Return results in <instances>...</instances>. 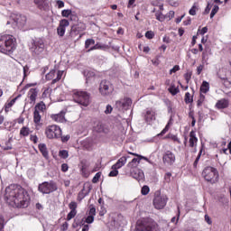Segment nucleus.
<instances>
[{
    "label": "nucleus",
    "mask_w": 231,
    "mask_h": 231,
    "mask_svg": "<svg viewBox=\"0 0 231 231\" xmlns=\"http://www.w3.org/2000/svg\"><path fill=\"white\" fill-rule=\"evenodd\" d=\"M6 203L16 208H28L30 207V193L19 184H11L5 188Z\"/></svg>",
    "instance_id": "1"
},
{
    "label": "nucleus",
    "mask_w": 231,
    "mask_h": 231,
    "mask_svg": "<svg viewBox=\"0 0 231 231\" xmlns=\"http://www.w3.org/2000/svg\"><path fill=\"white\" fill-rule=\"evenodd\" d=\"M17 50V40L14 35L4 34L0 36V53L4 55H14Z\"/></svg>",
    "instance_id": "2"
},
{
    "label": "nucleus",
    "mask_w": 231,
    "mask_h": 231,
    "mask_svg": "<svg viewBox=\"0 0 231 231\" xmlns=\"http://www.w3.org/2000/svg\"><path fill=\"white\" fill-rule=\"evenodd\" d=\"M201 176L204 178L205 181H207V183H210V185H215V183L219 181V171L212 166H207L204 168Z\"/></svg>",
    "instance_id": "3"
},
{
    "label": "nucleus",
    "mask_w": 231,
    "mask_h": 231,
    "mask_svg": "<svg viewBox=\"0 0 231 231\" xmlns=\"http://www.w3.org/2000/svg\"><path fill=\"white\" fill-rule=\"evenodd\" d=\"M137 231H156L158 230V223L151 217H145L137 221Z\"/></svg>",
    "instance_id": "4"
},
{
    "label": "nucleus",
    "mask_w": 231,
    "mask_h": 231,
    "mask_svg": "<svg viewBox=\"0 0 231 231\" xmlns=\"http://www.w3.org/2000/svg\"><path fill=\"white\" fill-rule=\"evenodd\" d=\"M30 51L32 57H35L39 60H41V59H44V57H46L44 42H42V40L33 42L30 47Z\"/></svg>",
    "instance_id": "5"
},
{
    "label": "nucleus",
    "mask_w": 231,
    "mask_h": 231,
    "mask_svg": "<svg viewBox=\"0 0 231 231\" xmlns=\"http://www.w3.org/2000/svg\"><path fill=\"white\" fill-rule=\"evenodd\" d=\"M72 98L76 104H79V106L84 107H88L91 102L89 94L86 91L73 90Z\"/></svg>",
    "instance_id": "6"
},
{
    "label": "nucleus",
    "mask_w": 231,
    "mask_h": 231,
    "mask_svg": "<svg viewBox=\"0 0 231 231\" xmlns=\"http://www.w3.org/2000/svg\"><path fill=\"white\" fill-rule=\"evenodd\" d=\"M45 136L48 140H53L57 138H61L62 129L57 125H50L45 128Z\"/></svg>",
    "instance_id": "7"
},
{
    "label": "nucleus",
    "mask_w": 231,
    "mask_h": 231,
    "mask_svg": "<svg viewBox=\"0 0 231 231\" xmlns=\"http://www.w3.org/2000/svg\"><path fill=\"white\" fill-rule=\"evenodd\" d=\"M168 201L169 198H167V195H162L160 191L155 192L152 203L156 210H162V208H165Z\"/></svg>",
    "instance_id": "8"
},
{
    "label": "nucleus",
    "mask_w": 231,
    "mask_h": 231,
    "mask_svg": "<svg viewBox=\"0 0 231 231\" xmlns=\"http://www.w3.org/2000/svg\"><path fill=\"white\" fill-rule=\"evenodd\" d=\"M58 189L57 182L53 180L42 182L39 184L38 187V190L42 192V194H51V192L57 191Z\"/></svg>",
    "instance_id": "9"
},
{
    "label": "nucleus",
    "mask_w": 231,
    "mask_h": 231,
    "mask_svg": "<svg viewBox=\"0 0 231 231\" xmlns=\"http://www.w3.org/2000/svg\"><path fill=\"white\" fill-rule=\"evenodd\" d=\"M128 154H132V156H136V158H134L131 162H129L126 166L130 171L138 169V165H140V162H142V160L149 162V159L147 157L140 155L138 153L129 152Z\"/></svg>",
    "instance_id": "10"
},
{
    "label": "nucleus",
    "mask_w": 231,
    "mask_h": 231,
    "mask_svg": "<svg viewBox=\"0 0 231 231\" xmlns=\"http://www.w3.org/2000/svg\"><path fill=\"white\" fill-rule=\"evenodd\" d=\"M99 93L103 97H109L113 93V85L108 80H102L99 84Z\"/></svg>",
    "instance_id": "11"
},
{
    "label": "nucleus",
    "mask_w": 231,
    "mask_h": 231,
    "mask_svg": "<svg viewBox=\"0 0 231 231\" xmlns=\"http://www.w3.org/2000/svg\"><path fill=\"white\" fill-rule=\"evenodd\" d=\"M162 162L167 167H172L176 163V154L171 150H167L162 154Z\"/></svg>",
    "instance_id": "12"
},
{
    "label": "nucleus",
    "mask_w": 231,
    "mask_h": 231,
    "mask_svg": "<svg viewBox=\"0 0 231 231\" xmlns=\"http://www.w3.org/2000/svg\"><path fill=\"white\" fill-rule=\"evenodd\" d=\"M55 75H57L56 78ZM64 71L62 70L57 71L55 69H51L48 74H46L45 79L46 80H52L51 84H57V82L62 79Z\"/></svg>",
    "instance_id": "13"
},
{
    "label": "nucleus",
    "mask_w": 231,
    "mask_h": 231,
    "mask_svg": "<svg viewBox=\"0 0 231 231\" xmlns=\"http://www.w3.org/2000/svg\"><path fill=\"white\" fill-rule=\"evenodd\" d=\"M90 163L89 162H88V160L83 159L80 161L79 162V169H80V172L83 178H89V174H91V172L89 171V167H90Z\"/></svg>",
    "instance_id": "14"
},
{
    "label": "nucleus",
    "mask_w": 231,
    "mask_h": 231,
    "mask_svg": "<svg viewBox=\"0 0 231 231\" xmlns=\"http://www.w3.org/2000/svg\"><path fill=\"white\" fill-rule=\"evenodd\" d=\"M39 88H32L27 92V98L29 99L30 104H35L37 102V97H39Z\"/></svg>",
    "instance_id": "15"
},
{
    "label": "nucleus",
    "mask_w": 231,
    "mask_h": 231,
    "mask_svg": "<svg viewBox=\"0 0 231 231\" xmlns=\"http://www.w3.org/2000/svg\"><path fill=\"white\" fill-rule=\"evenodd\" d=\"M93 189V186H91L89 183H85L83 186V189L79 192L77 199L79 201H82L89 192H91V189Z\"/></svg>",
    "instance_id": "16"
},
{
    "label": "nucleus",
    "mask_w": 231,
    "mask_h": 231,
    "mask_svg": "<svg viewBox=\"0 0 231 231\" xmlns=\"http://www.w3.org/2000/svg\"><path fill=\"white\" fill-rule=\"evenodd\" d=\"M69 26V21L67 19H63L60 21V24L57 28V33L60 37H64V34L66 33V28Z\"/></svg>",
    "instance_id": "17"
},
{
    "label": "nucleus",
    "mask_w": 231,
    "mask_h": 231,
    "mask_svg": "<svg viewBox=\"0 0 231 231\" xmlns=\"http://www.w3.org/2000/svg\"><path fill=\"white\" fill-rule=\"evenodd\" d=\"M130 176L134 180H137V181H143V180H145V174L140 168L130 171Z\"/></svg>",
    "instance_id": "18"
},
{
    "label": "nucleus",
    "mask_w": 231,
    "mask_h": 231,
    "mask_svg": "<svg viewBox=\"0 0 231 231\" xmlns=\"http://www.w3.org/2000/svg\"><path fill=\"white\" fill-rule=\"evenodd\" d=\"M51 118L53 122H57L58 124H64L66 123V111L62 110L59 114H52Z\"/></svg>",
    "instance_id": "19"
},
{
    "label": "nucleus",
    "mask_w": 231,
    "mask_h": 231,
    "mask_svg": "<svg viewBox=\"0 0 231 231\" xmlns=\"http://www.w3.org/2000/svg\"><path fill=\"white\" fill-rule=\"evenodd\" d=\"M215 107L219 111H221V109H228V107H230V100H228V98H221L217 101Z\"/></svg>",
    "instance_id": "20"
},
{
    "label": "nucleus",
    "mask_w": 231,
    "mask_h": 231,
    "mask_svg": "<svg viewBox=\"0 0 231 231\" xmlns=\"http://www.w3.org/2000/svg\"><path fill=\"white\" fill-rule=\"evenodd\" d=\"M94 131L96 133H104L105 134H107L109 133V128H107L102 122L98 121L95 123L94 125Z\"/></svg>",
    "instance_id": "21"
},
{
    "label": "nucleus",
    "mask_w": 231,
    "mask_h": 231,
    "mask_svg": "<svg viewBox=\"0 0 231 231\" xmlns=\"http://www.w3.org/2000/svg\"><path fill=\"white\" fill-rule=\"evenodd\" d=\"M113 222L115 226H123V225L127 224V220H125L122 214H117L116 217H114Z\"/></svg>",
    "instance_id": "22"
},
{
    "label": "nucleus",
    "mask_w": 231,
    "mask_h": 231,
    "mask_svg": "<svg viewBox=\"0 0 231 231\" xmlns=\"http://www.w3.org/2000/svg\"><path fill=\"white\" fill-rule=\"evenodd\" d=\"M144 120L147 124H151L152 120H156V112L152 109H147L144 114Z\"/></svg>",
    "instance_id": "23"
},
{
    "label": "nucleus",
    "mask_w": 231,
    "mask_h": 231,
    "mask_svg": "<svg viewBox=\"0 0 231 231\" xmlns=\"http://www.w3.org/2000/svg\"><path fill=\"white\" fill-rule=\"evenodd\" d=\"M189 145L191 148H194L196 145H198V137L196 136V131L194 130L189 133Z\"/></svg>",
    "instance_id": "24"
},
{
    "label": "nucleus",
    "mask_w": 231,
    "mask_h": 231,
    "mask_svg": "<svg viewBox=\"0 0 231 231\" xmlns=\"http://www.w3.org/2000/svg\"><path fill=\"white\" fill-rule=\"evenodd\" d=\"M129 158V156L125 157L123 156L121 157L116 163H115L114 165H112V169H122V167H124V165H125V163H127V159Z\"/></svg>",
    "instance_id": "25"
},
{
    "label": "nucleus",
    "mask_w": 231,
    "mask_h": 231,
    "mask_svg": "<svg viewBox=\"0 0 231 231\" xmlns=\"http://www.w3.org/2000/svg\"><path fill=\"white\" fill-rule=\"evenodd\" d=\"M41 112L35 111L33 112V123L35 124V127H41L42 125V123H41V120L42 118V116H41Z\"/></svg>",
    "instance_id": "26"
},
{
    "label": "nucleus",
    "mask_w": 231,
    "mask_h": 231,
    "mask_svg": "<svg viewBox=\"0 0 231 231\" xmlns=\"http://www.w3.org/2000/svg\"><path fill=\"white\" fill-rule=\"evenodd\" d=\"M38 149H39L40 152L42 154L43 158H45L46 160H48V158H50V155L48 152V147H46V144L40 143L38 145Z\"/></svg>",
    "instance_id": "27"
},
{
    "label": "nucleus",
    "mask_w": 231,
    "mask_h": 231,
    "mask_svg": "<svg viewBox=\"0 0 231 231\" xmlns=\"http://www.w3.org/2000/svg\"><path fill=\"white\" fill-rule=\"evenodd\" d=\"M34 4L37 5L39 10H46L48 8V0H33Z\"/></svg>",
    "instance_id": "28"
},
{
    "label": "nucleus",
    "mask_w": 231,
    "mask_h": 231,
    "mask_svg": "<svg viewBox=\"0 0 231 231\" xmlns=\"http://www.w3.org/2000/svg\"><path fill=\"white\" fill-rule=\"evenodd\" d=\"M200 94L207 95L210 91V84L208 81H203L200 86Z\"/></svg>",
    "instance_id": "29"
},
{
    "label": "nucleus",
    "mask_w": 231,
    "mask_h": 231,
    "mask_svg": "<svg viewBox=\"0 0 231 231\" xmlns=\"http://www.w3.org/2000/svg\"><path fill=\"white\" fill-rule=\"evenodd\" d=\"M174 124V119L171 117L164 127V129L158 134V136H163V134H167L169 132V129H171V126Z\"/></svg>",
    "instance_id": "30"
},
{
    "label": "nucleus",
    "mask_w": 231,
    "mask_h": 231,
    "mask_svg": "<svg viewBox=\"0 0 231 231\" xmlns=\"http://www.w3.org/2000/svg\"><path fill=\"white\" fill-rule=\"evenodd\" d=\"M34 111H37L38 113H44L46 111V104H44L43 101H41L40 103H37L34 106Z\"/></svg>",
    "instance_id": "31"
},
{
    "label": "nucleus",
    "mask_w": 231,
    "mask_h": 231,
    "mask_svg": "<svg viewBox=\"0 0 231 231\" xmlns=\"http://www.w3.org/2000/svg\"><path fill=\"white\" fill-rule=\"evenodd\" d=\"M169 93L172 95V97H176L178 93H180V87H176V84L171 83L170 88H168Z\"/></svg>",
    "instance_id": "32"
},
{
    "label": "nucleus",
    "mask_w": 231,
    "mask_h": 231,
    "mask_svg": "<svg viewBox=\"0 0 231 231\" xmlns=\"http://www.w3.org/2000/svg\"><path fill=\"white\" fill-rule=\"evenodd\" d=\"M32 131H30V127L28 126H23L20 129V136H23V138H26V136H30V134Z\"/></svg>",
    "instance_id": "33"
},
{
    "label": "nucleus",
    "mask_w": 231,
    "mask_h": 231,
    "mask_svg": "<svg viewBox=\"0 0 231 231\" xmlns=\"http://www.w3.org/2000/svg\"><path fill=\"white\" fill-rule=\"evenodd\" d=\"M16 101H17V97H14L11 101H8L7 103H5V113H8L10 111L11 107L14 106V104H15Z\"/></svg>",
    "instance_id": "34"
},
{
    "label": "nucleus",
    "mask_w": 231,
    "mask_h": 231,
    "mask_svg": "<svg viewBox=\"0 0 231 231\" xmlns=\"http://www.w3.org/2000/svg\"><path fill=\"white\" fill-rule=\"evenodd\" d=\"M184 102L185 104H192L194 102V95H190L189 92H186Z\"/></svg>",
    "instance_id": "35"
},
{
    "label": "nucleus",
    "mask_w": 231,
    "mask_h": 231,
    "mask_svg": "<svg viewBox=\"0 0 231 231\" xmlns=\"http://www.w3.org/2000/svg\"><path fill=\"white\" fill-rule=\"evenodd\" d=\"M121 101L123 102V106L125 107V109H129V106H131V104H133V100L129 97H125L121 99Z\"/></svg>",
    "instance_id": "36"
},
{
    "label": "nucleus",
    "mask_w": 231,
    "mask_h": 231,
    "mask_svg": "<svg viewBox=\"0 0 231 231\" xmlns=\"http://www.w3.org/2000/svg\"><path fill=\"white\" fill-rule=\"evenodd\" d=\"M155 18L157 19V21H160V23H163V21L167 19V16L164 15L163 13H162V11H157L155 13Z\"/></svg>",
    "instance_id": "37"
},
{
    "label": "nucleus",
    "mask_w": 231,
    "mask_h": 231,
    "mask_svg": "<svg viewBox=\"0 0 231 231\" xmlns=\"http://www.w3.org/2000/svg\"><path fill=\"white\" fill-rule=\"evenodd\" d=\"M201 154H203V147L200 148L199 152L196 160L193 162L194 169H198V163H199V160L201 159Z\"/></svg>",
    "instance_id": "38"
},
{
    "label": "nucleus",
    "mask_w": 231,
    "mask_h": 231,
    "mask_svg": "<svg viewBox=\"0 0 231 231\" xmlns=\"http://www.w3.org/2000/svg\"><path fill=\"white\" fill-rule=\"evenodd\" d=\"M218 79H220V80H221L223 86H225V88H228L229 86H231V82H230V80H228V78L218 76Z\"/></svg>",
    "instance_id": "39"
},
{
    "label": "nucleus",
    "mask_w": 231,
    "mask_h": 231,
    "mask_svg": "<svg viewBox=\"0 0 231 231\" xmlns=\"http://www.w3.org/2000/svg\"><path fill=\"white\" fill-rule=\"evenodd\" d=\"M51 95V88H46L43 89V92L42 94L41 98H49V97Z\"/></svg>",
    "instance_id": "40"
},
{
    "label": "nucleus",
    "mask_w": 231,
    "mask_h": 231,
    "mask_svg": "<svg viewBox=\"0 0 231 231\" xmlns=\"http://www.w3.org/2000/svg\"><path fill=\"white\" fill-rule=\"evenodd\" d=\"M82 221H84V223H87V225H91L95 221V217L88 215V217L83 218Z\"/></svg>",
    "instance_id": "41"
},
{
    "label": "nucleus",
    "mask_w": 231,
    "mask_h": 231,
    "mask_svg": "<svg viewBox=\"0 0 231 231\" xmlns=\"http://www.w3.org/2000/svg\"><path fill=\"white\" fill-rule=\"evenodd\" d=\"M205 95H203V94H199V99H198V101H197V106H198V107H201L202 106H203V104H205Z\"/></svg>",
    "instance_id": "42"
},
{
    "label": "nucleus",
    "mask_w": 231,
    "mask_h": 231,
    "mask_svg": "<svg viewBox=\"0 0 231 231\" xmlns=\"http://www.w3.org/2000/svg\"><path fill=\"white\" fill-rule=\"evenodd\" d=\"M202 62H207L208 60V48H206L204 51H202Z\"/></svg>",
    "instance_id": "43"
},
{
    "label": "nucleus",
    "mask_w": 231,
    "mask_h": 231,
    "mask_svg": "<svg viewBox=\"0 0 231 231\" xmlns=\"http://www.w3.org/2000/svg\"><path fill=\"white\" fill-rule=\"evenodd\" d=\"M149 192H151V189L149 188V186L147 185L143 186V188L141 189V194L143 196H147Z\"/></svg>",
    "instance_id": "44"
},
{
    "label": "nucleus",
    "mask_w": 231,
    "mask_h": 231,
    "mask_svg": "<svg viewBox=\"0 0 231 231\" xmlns=\"http://www.w3.org/2000/svg\"><path fill=\"white\" fill-rule=\"evenodd\" d=\"M59 156L60 158H62L63 160H66L68 158V156H69V153L68 152V151L66 150H61L59 152Z\"/></svg>",
    "instance_id": "45"
},
{
    "label": "nucleus",
    "mask_w": 231,
    "mask_h": 231,
    "mask_svg": "<svg viewBox=\"0 0 231 231\" xmlns=\"http://www.w3.org/2000/svg\"><path fill=\"white\" fill-rule=\"evenodd\" d=\"M102 176V172H97L95 174V176L92 179V183H98V181L100 180V178Z\"/></svg>",
    "instance_id": "46"
},
{
    "label": "nucleus",
    "mask_w": 231,
    "mask_h": 231,
    "mask_svg": "<svg viewBox=\"0 0 231 231\" xmlns=\"http://www.w3.org/2000/svg\"><path fill=\"white\" fill-rule=\"evenodd\" d=\"M189 118H191V127H194L196 125V117H194V111H190L189 113Z\"/></svg>",
    "instance_id": "47"
},
{
    "label": "nucleus",
    "mask_w": 231,
    "mask_h": 231,
    "mask_svg": "<svg viewBox=\"0 0 231 231\" xmlns=\"http://www.w3.org/2000/svg\"><path fill=\"white\" fill-rule=\"evenodd\" d=\"M77 207H78V204H77V202H75V201H71V202L69 204V208L70 209V211L77 212Z\"/></svg>",
    "instance_id": "48"
},
{
    "label": "nucleus",
    "mask_w": 231,
    "mask_h": 231,
    "mask_svg": "<svg viewBox=\"0 0 231 231\" xmlns=\"http://www.w3.org/2000/svg\"><path fill=\"white\" fill-rule=\"evenodd\" d=\"M88 216H92L93 217L97 216V208L93 206L89 207Z\"/></svg>",
    "instance_id": "49"
},
{
    "label": "nucleus",
    "mask_w": 231,
    "mask_h": 231,
    "mask_svg": "<svg viewBox=\"0 0 231 231\" xmlns=\"http://www.w3.org/2000/svg\"><path fill=\"white\" fill-rule=\"evenodd\" d=\"M93 44H95V41L93 39H87L85 42L86 50H88L89 46H92Z\"/></svg>",
    "instance_id": "50"
},
{
    "label": "nucleus",
    "mask_w": 231,
    "mask_h": 231,
    "mask_svg": "<svg viewBox=\"0 0 231 231\" xmlns=\"http://www.w3.org/2000/svg\"><path fill=\"white\" fill-rule=\"evenodd\" d=\"M77 216V211H69V213L67 215V221H71Z\"/></svg>",
    "instance_id": "51"
},
{
    "label": "nucleus",
    "mask_w": 231,
    "mask_h": 231,
    "mask_svg": "<svg viewBox=\"0 0 231 231\" xmlns=\"http://www.w3.org/2000/svg\"><path fill=\"white\" fill-rule=\"evenodd\" d=\"M116 107L118 109V111H122V109H125L124 103L122 102V99L116 102Z\"/></svg>",
    "instance_id": "52"
},
{
    "label": "nucleus",
    "mask_w": 231,
    "mask_h": 231,
    "mask_svg": "<svg viewBox=\"0 0 231 231\" xmlns=\"http://www.w3.org/2000/svg\"><path fill=\"white\" fill-rule=\"evenodd\" d=\"M104 48V45H101L100 43H97L94 46H92L90 49H88V51H93L95 50H102Z\"/></svg>",
    "instance_id": "53"
},
{
    "label": "nucleus",
    "mask_w": 231,
    "mask_h": 231,
    "mask_svg": "<svg viewBox=\"0 0 231 231\" xmlns=\"http://www.w3.org/2000/svg\"><path fill=\"white\" fill-rule=\"evenodd\" d=\"M168 138L172 140V142H177V143H181V141L178 138V135L175 134H168Z\"/></svg>",
    "instance_id": "54"
},
{
    "label": "nucleus",
    "mask_w": 231,
    "mask_h": 231,
    "mask_svg": "<svg viewBox=\"0 0 231 231\" xmlns=\"http://www.w3.org/2000/svg\"><path fill=\"white\" fill-rule=\"evenodd\" d=\"M62 17H69L71 15V10L70 9H64L61 11Z\"/></svg>",
    "instance_id": "55"
},
{
    "label": "nucleus",
    "mask_w": 231,
    "mask_h": 231,
    "mask_svg": "<svg viewBox=\"0 0 231 231\" xmlns=\"http://www.w3.org/2000/svg\"><path fill=\"white\" fill-rule=\"evenodd\" d=\"M219 12V6L217 5H214L211 14H210V18L212 19L214 17V15H216V14Z\"/></svg>",
    "instance_id": "56"
},
{
    "label": "nucleus",
    "mask_w": 231,
    "mask_h": 231,
    "mask_svg": "<svg viewBox=\"0 0 231 231\" xmlns=\"http://www.w3.org/2000/svg\"><path fill=\"white\" fill-rule=\"evenodd\" d=\"M108 176L110 178H115L118 176V169H112V171L109 172Z\"/></svg>",
    "instance_id": "57"
},
{
    "label": "nucleus",
    "mask_w": 231,
    "mask_h": 231,
    "mask_svg": "<svg viewBox=\"0 0 231 231\" xmlns=\"http://www.w3.org/2000/svg\"><path fill=\"white\" fill-rule=\"evenodd\" d=\"M184 79L186 80V83L189 84L190 82V79H192V72H187L184 74Z\"/></svg>",
    "instance_id": "58"
},
{
    "label": "nucleus",
    "mask_w": 231,
    "mask_h": 231,
    "mask_svg": "<svg viewBox=\"0 0 231 231\" xmlns=\"http://www.w3.org/2000/svg\"><path fill=\"white\" fill-rule=\"evenodd\" d=\"M171 178H172V173L167 172L164 175V180L166 183H171Z\"/></svg>",
    "instance_id": "59"
},
{
    "label": "nucleus",
    "mask_w": 231,
    "mask_h": 231,
    "mask_svg": "<svg viewBox=\"0 0 231 231\" xmlns=\"http://www.w3.org/2000/svg\"><path fill=\"white\" fill-rule=\"evenodd\" d=\"M197 10H198V6L196 5H193L192 7L189 11V15H196Z\"/></svg>",
    "instance_id": "60"
},
{
    "label": "nucleus",
    "mask_w": 231,
    "mask_h": 231,
    "mask_svg": "<svg viewBox=\"0 0 231 231\" xmlns=\"http://www.w3.org/2000/svg\"><path fill=\"white\" fill-rule=\"evenodd\" d=\"M146 39H154V32L152 31H147L145 32Z\"/></svg>",
    "instance_id": "61"
},
{
    "label": "nucleus",
    "mask_w": 231,
    "mask_h": 231,
    "mask_svg": "<svg viewBox=\"0 0 231 231\" xmlns=\"http://www.w3.org/2000/svg\"><path fill=\"white\" fill-rule=\"evenodd\" d=\"M69 226V224H68V222H64V223L60 226V231H66V230H68Z\"/></svg>",
    "instance_id": "62"
},
{
    "label": "nucleus",
    "mask_w": 231,
    "mask_h": 231,
    "mask_svg": "<svg viewBox=\"0 0 231 231\" xmlns=\"http://www.w3.org/2000/svg\"><path fill=\"white\" fill-rule=\"evenodd\" d=\"M5 230V217L0 216V231Z\"/></svg>",
    "instance_id": "63"
},
{
    "label": "nucleus",
    "mask_w": 231,
    "mask_h": 231,
    "mask_svg": "<svg viewBox=\"0 0 231 231\" xmlns=\"http://www.w3.org/2000/svg\"><path fill=\"white\" fill-rule=\"evenodd\" d=\"M69 170V166L68 165V163H62L61 164V171L63 172H68Z\"/></svg>",
    "instance_id": "64"
}]
</instances>
